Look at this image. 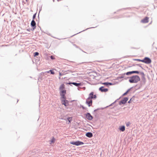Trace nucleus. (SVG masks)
Instances as JSON below:
<instances>
[{"mask_svg":"<svg viewBox=\"0 0 157 157\" xmlns=\"http://www.w3.org/2000/svg\"><path fill=\"white\" fill-rule=\"evenodd\" d=\"M70 144L73 145H75L78 146L80 145H83L84 144V143L83 142L78 140L76 141L70 142Z\"/></svg>","mask_w":157,"mask_h":157,"instance_id":"obj_1","label":"nucleus"},{"mask_svg":"<svg viewBox=\"0 0 157 157\" xmlns=\"http://www.w3.org/2000/svg\"><path fill=\"white\" fill-rule=\"evenodd\" d=\"M122 80H119V79H114V81H113L112 82H107L108 85H113L117 84Z\"/></svg>","mask_w":157,"mask_h":157,"instance_id":"obj_2","label":"nucleus"},{"mask_svg":"<svg viewBox=\"0 0 157 157\" xmlns=\"http://www.w3.org/2000/svg\"><path fill=\"white\" fill-rule=\"evenodd\" d=\"M60 91V94L61 96V98L63 99H66V97L65 96V94L66 93V90H62Z\"/></svg>","mask_w":157,"mask_h":157,"instance_id":"obj_3","label":"nucleus"},{"mask_svg":"<svg viewBox=\"0 0 157 157\" xmlns=\"http://www.w3.org/2000/svg\"><path fill=\"white\" fill-rule=\"evenodd\" d=\"M93 92H91L89 94V97L88 98V99H95L97 98V96L96 94L94 95Z\"/></svg>","mask_w":157,"mask_h":157,"instance_id":"obj_4","label":"nucleus"},{"mask_svg":"<svg viewBox=\"0 0 157 157\" xmlns=\"http://www.w3.org/2000/svg\"><path fill=\"white\" fill-rule=\"evenodd\" d=\"M142 62L147 64H149L151 62V60L149 58L146 57L143 59V60L142 61Z\"/></svg>","mask_w":157,"mask_h":157,"instance_id":"obj_5","label":"nucleus"},{"mask_svg":"<svg viewBox=\"0 0 157 157\" xmlns=\"http://www.w3.org/2000/svg\"><path fill=\"white\" fill-rule=\"evenodd\" d=\"M128 100V97H124L119 101V104L120 105H121L122 104H125Z\"/></svg>","mask_w":157,"mask_h":157,"instance_id":"obj_6","label":"nucleus"},{"mask_svg":"<svg viewBox=\"0 0 157 157\" xmlns=\"http://www.w3.org/2000/svg\"><path fill=\"white\" fill-rule=\"evenodd\" d=\"M66 99H61L62 104L65 106H67L69 105V101L66 100Z\"/></svg>","mask_w":157,"mask_h":157,"instance_id":"obj_7","label":"nucleus"},{"mask_svg":"<svg viewBox=\"0 0 157 157\" xmlns=\"http://www.w3.org/2000/svg\"><path fill=\"white\" fill-rule=\"evenodd\" d=\"M95 80H89V82H87L91 85H95L98 84L99 83L97 82V79H95Z\"/></svg>","mask_w":157,"mask_h":157,"instance_id":"obj_8","label":"nucleus"},{"mask_svg":"<svg viewBox=\"0 0 157 157\" xmlns=\"http://www.w3.org/2000/svg\"><path fill=\"white\" fill-rule=\"evenodd\" d=\"M86 118L89 120L91 121L93 119V117L89 113L85 114Z\"/></svg>","mask_w":157,"mask_h":157,"instance_id":"obj_9","label":"nucleus"},{"mask_svg":"<svg viewBox=\"0 0 157 157\" xmlns=\"http://www.w3.org/2000/svg\"><path fill=\"white\" fill-rule=\"evenodd\" d=\"M69 84H73L76 86L77 87H79L80 86H82L83 84L82 83H77L76 82H69L68 83Z\"/></svg>","mask_w":157,"mask_h":157,"instance_id":"obj_10","label":"nucleus"},{"mask_svg":"<svg viewBox=\"0 0 157 157\" xmlns=\"http://www.w3.org/2000/svg\"><path fill=\"white\" fill-rule=\"evenodd\" d=\"M86 104H87L88 106L90 107L91 106L92 104V100L91 99H88V98L86 99Z\"/></svg>","mask_w":157,"mask_h":157,"instance_id":"obj_11","label":"nucleus"},{"mask_svg":"<svg viewBox=\"0 0 157 157\" xmlns=\"http://www.w3.org/2000/svg\"><path fill=\"white\" fill-rule=\"evenodd\" d=\"M99 90L102 92H106L108 90V89L107 88H104V87L103 86H102L100 87L99 89Z\"/></svg>","mask_w":157,"mask_h":157,"instance_id":"obj_12","label":"nucleus"},{"mask_svg":"<svg viewBox=\"0 0 157 157\" xmlns=\"http://www.w3.org/2000/svg\"><path fill=\"white\" fill-rule=\"evenodd\" d=\"M140 79H129V81L131 83H137L140 80Z\"/></svg>","mask_w":157,"mask_h":157,"instance_id":"obj_13","label":"nucleus"},{"mask_svg":"<svg viewBox=\"0 0 157 157\" xmlns=\"http://www.w3.org/2000/svg\"><path fill=\"white\" fill-rule=\"evenodd\" d=\"M149 18L147 17H146L144 19H142L141 22L144 23H147L148 22Z\"/></svg>","mask_w":157,"mask_h":157,"instance_id":"obj_14","label":"nucleus"},{"mask_svg":"<svg viewBox=\"0 0 157 157\" xmlns=\"http://www.w3.org/2000/svg\"><path fill=\"white\" fill-rule=\"evenodd\" d=\"M86 136L88 137L91 138L93 136V134L91 132H89L86 133Z\"/></svg>","mask_w":157,"mask_h":157,"instance_id":"obj_15","label":"nucleus"},{"mask_svg":"<svg viewBox=\"0 0 157 157\" xmlns=\"http://www.w3.org/2000/svg\"><path fill=\"white\" fill-rule=\"evenodd\" d=\"M31 25L32 27H33V29H35L36 27V23L34 20H33L31 21Z\"/></svg>","mask_w":157,"mask_h":157,"instance_id":"obj_16","label":"nucleus"},{"mask_svg":"<svg viewBox=\"0 0 157 157\" xmlns=\"http://www.w3.org/2000/svg\"><path fill=\"white\" fill-rule=\"evenodd\" d=\"M134 73H136L138 74L139 73V72L137 71H130L126 73V74L127 75H129L130 74H131Z\"/></svg>","mask_w":157,"mask_h":157,"instance_id":"obj_17","label":"nucleus"},{"mask_svg":"<svg viewBox=\"0 0 157 157\" xmlns=\"http://www.w3.org/2000/svg\"><path fill=\"white\" fill-rule=\"evenodd\" d=\"M119 129L122 132H124L125 130V127L124 126H121L120 128Z\"/></svg>","mask_w":157,"mask_h":157,"instance_id":"obj_18","label":"nucleus"},{"mask_svg":"<svg viewBox=\"0 0 157 157\" xmlns=\"http://www.w3.org/2000/svg\"><path fill=\"white\" fill-rule=\"evenodd\" d=\"M65 88V85L63 84H61L59 88V90H64L63 89Z\"/></svg>","mask_w":157,"mask_h":157,"instance_id":"obj_19","label":"nucleus"},{"mask_svg":"<svg viewBox=\"0 0 157 157\" xmlns=\"http://www.w3.org/2000/svg\"><path fill=\"white\" fill-rule=\"evenodd\" d=\"M132 87H131V88H130V89H128L125 93H124L123 95H122V96H125L126 95H127L128 93L131 90V89L132 88Z\"/></svg>","mask_w":157,"mask_h":157,"instance_id":"obj_20","label":"nucleus"},{"mask_svg":"<svg viewBox=\"0 0 157 157\" xmlns=\"http://www.w3.org/2000/svg\"><path fill=\"white\" fill-rule=\"evenodd\" d=\"M67 120L69 121V123H70L71 121H72V117H68L67 118Z\"/></svg>","mask_w":157,"mask_h":157,"instance_id":"obj_21","label":"nucleus"},{"mask_svg":"<svg viewBox=\"0 0 157 157\" xmlns=\"http://www.w3.org/2000/svg\"><path fill=\"white\" fill-rule=\"evenodd\" d=\"M56 140L53 137L52 139L50 140V142L51 143H54Z\"/></svg>","mask_w":157,"mask_h":157,"instance_id":"obj_22","label":"nucleus"},{"mask_svg":"<svg viewBox=\"0 0 157 157\" xmlns=\"http://www.w3.org/2000/svg\"><path fill=\"white\" fill-rule=\"evenodd\" d=\"M104 109V108H98V109H96L94 110V113H93L94 114L95 113V112H97V111H98L99 110H100V109Z\"/></svg>","mask_w":157,"mask_h":157,"instance_id":"obj_23","label":"nucleus"},{"mask_svg":"<svg viewBox=\"0 0 157 157\" xmlns=\"http://www.w3.org/2000/svg\"><path fill=\"white\" fill-rule=\"evenodd\" d=\"M139 77L138 76H134V77H132L131 78H136H136H139Z\"/></svg>","mask_w":157,"mask_h":157,"instance_id":"obj_24","label":"nucleus"},{"mask_svg":"<svg viewBox=\"0 0 157 157\" xmlns=\"http://www.w3.org/2000/svg\"><path fill=\"white\" fill-rule=\"evenodd\" d=\"M39 54V53L38 52H35L34 53V56H38Z\"/></svg>","mask_w":157,"mask_h":157,"instance_id":"obj_25","label":"nucleus"},{"mask_svg":"<svg viewBox=\"0 0 157 157\" xmlns=\"http://www.w3.org/2000/svg\"><path fill=\"white\" fill-rule=\"evenodd\" d=\"M101 83L102 84H103L105 85L106 86H108V84L107 82H105L104 83Z\"/></svg>","mask_w":157,"mask_h":157,"instance_id":"obj_26","label":"nucleus"},{"mask_svg":"<svg viewBox=\"0 0 157 157\" xmlns=\"http://www.w3.org/2000/svg\"><path fill=\"white\" fill-rule=\"evenodd\" d=\"M154 6L157 7V0H156L155 1V2L154 4Z\"/></svg>","mask_w":157,"mask_h":157,"instance_id":"obj_27","label":"nucleus"},{"mask_svg":"<svg viewBox=\"0 0 157 157\" xmlns=\"http://www.w3.org/2000/svg\"><path fill=\"white\" fill-rule=\"evenodd\" d=\"M130 122H128L126 124V125L127 127H128V126H129V125H130Z\"/></svg>","mask_w":157,"mask_h":157,"instance_id":"obj_28","label":"nucleus"},{"mask_svg":"<svg viewBox=\"0 0 157 157\" xmlns=\"http://www.w3.org/2000/svg\"><path fill=\"white\" fill-rule=\"evenodd\" d=\"M81 108H82L83 109H87V108H86V107H84L82 105H81Z\"/></svg>","mask_w":157,"mask_h":157,"instance_id":"obj_29","label":"nucleus"},{"mask_svg":"<svg viewBox=\"0 0 157 157\" xmlns=\"http://www.w3.org/2000/svg\"><path fill=\"white\" fill-rule=\"evenodd\" d=\"M49 72H50L52 74H53L54 73V72L53 71L51 70H50V71L48 72L49 73Z\"/></svg>","mask_w":157,"mask_h":157,"instance_id":"obj_30","label":"nucleus"},{"mask_svg":"<svg viewBox=\"0 0 157 157\" xmlns=\"http://www.w3.org/2000/svg\"><path fill=\"white\" fill-rule=\"evenodd\" d=\"M116 101H117V100H116L114 102H113V103L111 104L109 106H112L116 102Z\"/></svg>","mask_w":157,"mask_h":157,"instance_id":"obj_31","label":"nucleus"},{"mask_svg":"<svg viewBox=\"0 0 157 157\" xmlns=\"http://www.w3.org/2000/svg\"><path fill=\"white\" fill-rule=\"evenodd\" d=\"M50 57L52 59H55V57L52 56H51Z\"/></svg>","mask_w":157,"mask_h":157,"instance_id":"obj_32","label":"nucleus"},{"mask_svg":"<svg viewBox=\"0 0 157 157\" xmlns=\"http://www.w3.org/2000/svg\"><path fill=\"white\" fill-rule=\"evenodd\" d=\"M133 99V98H131L128 101V103H130L131 102V101H132V100Z\"/></svg>","mask_w":157,"mask_h":157,"instance_id":"obj_33","label":"nucleus"},{"mask_svg":"<svg viewBox=\"0 0 157 157\" xmlns=\"http://www.w3.org/2000/svg\"><path fill=\"white\" fill-rule=\"evenodd\" d=\"M136 60L139 61H140L141 62H142V61L143 60H141V59H136Z\"/></svg>","mask_w":157,"mask_h":157,"instance_id":"obj_34","label":"nucleus"},{"mask_svg":"<svg viewBox=\"0 0 157 157\" xmlns=\"http://www.w3.org/2000/svg\"><path fill=\"white\" fill-rule=\"evenodd\" d=\"M35 17V15H34L33 16V19H34V18Z\"/></svg>","mask_w":157,"mask_h":157,"instance_id":"obj_35","label":"nucleus"}]
</instances>
